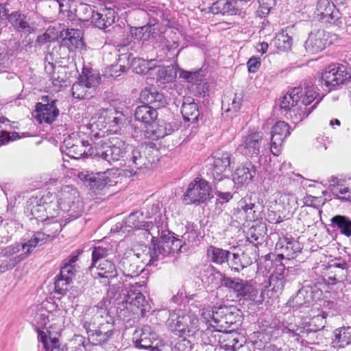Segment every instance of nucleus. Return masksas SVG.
I'll list each match as a JSON object with an SVG mask.
<instances>
[{"mask_svg": "<svg viewBox=\"0 0 351 351\" xmlns=\"http://www.w3.org/2000/svg\"><path fill=\"white\" fill-rule=\"evenodd\" d=\"M171 132V125L164 121L158 122L156 124L154 122L152 125H149L145 130L147 136L152 140L164 138L170 134Z\"/></svg>", "mask_w": 351, "mask_h": 351, "instance_id": "ea45409f", "label": "nucleus"}, {"mask_svg": "<svg viewBox=\"0 0 351 351\" xmlns=\"http://www.w3.org/2000/svg\"><path fill=\"white\" fill-rule=\"evenodd\" d=\"M88 316L84 322L88 341L93 345H101L112 339L114 329L112 317L109 315L106 301L89 309Z\"/></svg>", "mask_w": 351, "mask_h": 351, "instance_id": "7ed1b4c3", "label": "nucleus"}, {"mask_svg": "<svg viewBox=\"0 0 351 351\" xmlns=\"http://www.w3.org/2000/svg\"><path fill=\"white\" fill-rule=\"evenodd\" d=\"M157 241V236L154 241H153V237L152 238V243L153 248L147 246H143L136 249L134 252H132L135 255V260L143 263L145 265H150L154 263L156 261L160 259V255L158 254V250L156 246V242Z\"/></svg>", "mask_w": 351, "mask_h": 351, "instance_id": "7c9ffc66", "label": "nucleus"}, {"mask_svg": "<svg viewBox=\"0 0 351 351\" xmlns=\"http://www.w3.org/2000/svg\"><path fill=\"white\" fill-rule=\"evenodd\" d=\"M223 285L232 289L237 296L252 301L254 304H261L264 300L262 293L259 295L258 289L250 281L240 278L224 277Z\"/></svg>", "mask_w": 351, "mask_h": 351, "instance_id": "9d476101", "label": "nucleus"}, {"mask_svg": "<svg viewBox=\"0 0 351 351\" xmlns=\"http://www.w3.org/2000/svg\"><path fill=\"white\" fill-rule=\"evenodd\" d=\"M319 213L320 211L317 208L310 206L308 208H305L301 211L300 214V219L303 220L305 226L310 227L318 221Z\"/></svg>", "mask_w": 351, "mask_h": 351, "instance_id": "6e6d98bb", "label": "nucleus"}, {"mask_svg": "<svg viewBox=\"0 0 351 351\" xmlns=\"http://www.w3.org/2000/svg\"><path fill=\"white\" fill-rule=\"evenodd\" d=\"M331 223L335 226L340 233L347 237H351V220L344 215H335L331 219Z\"/></svg>", "mask_w": 351, "mask_h": 351, "instance_id": "de8ad7c7", "label": "nucleus"}, {"mask_svg": "<svg viewBox=\"0 0 351 351\" xmlns=\"http://www.w3.org/2000/svg\"><path fill=\"white\" fill-rule=\"evenodd\" d=\"M168 326L180 337H188L193 341H200L204 344H213L217 342L215 336H204L205 331L200 330L199 319L193 313L182 309L173 311L169 315Z\"/></svg>", "mask_w": 351, "mask_h": 351, "instance_id": "39448f33", "label": "nucleus"}, {"mask_svg": "<svg viewBox=\"0 0 351 351\" xmlns=\"http://www.w3.org/2000/svg\"><path fill=\"white\" fill-rule=\"evenodd\" d=\"M292 38L289 36L286 30L279 32L274 40L275 46L280 50H288L291 48Z\"/></svg>", "mask_w": 351, "mask_h": 351, "instance_id": "052dcab7", "label": "nucleus"}, {"mask_svg": "<svg viewBox=\"0 0 351 351\" xmlns=\"http://www.w3.org/2000/svg\"><path fill=\"white\" fill-rule=\"evenodd\" d=\"M259 8L257 10V14L260 17H264L267 15L271 8L275 5V0H258Z\"/></svg>", "mask_w": 351, "mask_h": 351, "instance_id": "e2e57ef3", "label": "nucleus"}, {"mask_svg": "<svg viewBox=\"0 0 351 351\" xmlns=\"http://www.w3.org/2000/svg\"><path fill=\"white\" fill-rule=\"evenodd\" d=\"M330 191L337 198L343 200H351V190L343 184H337V178H332Z\"/></svg>", "mask_w": 351, "mask_h": 351, "instance_id": "3c124183", "label": "nucleus"}, {"mask_svg": "<svg viewBox=\"0 0 351 351\" xmlns=\"http://www.w3.org/2000/svg\"><path fill=\"white\" fill-rule=\"evenodd\" d=\"M136 286L141 287L140 284L136 282L135 286L132 285L129 289L125 290L123 299L119 304V309L131 312L139 309L141 313L147 311L148 302L142 293L136 289Z\"/></svg>", "mask_w": 351, "mask_h": 351, "instance_id": "2eb2a0df", "label": "nucleus"}, {"mask_svg": "<svg viewBox=\"0 0 351 351\" xmlns=\"http://www.w3.org/2000/svg\"><path fill=\"white\" fill-rule=\"evenodd\" d=\"M301 249L298 241L288 237L280 238L275 247L277 256L280 258L287 259L295 257Z\"/></svg>", "mask_w": 351, "mask_h": 351, "instance_id": "b1692460", "label": "nucleus"}, {"mask_svg": "<svg viewBox=\"0 0 351 351\" xmlns=\"http://www.w3.org/2000/svg\"><path fill=\"white\" fill-rule=\"evenodd\" d=\"M233 215L241 222L255 221L261 218V211L254 200L250 196H245L237 202Z\"/></svg>", "mask_w": 351, "mask_h": 351, "instance_id": "a211bd4d", "label": "nucleus"}, {"mask_svg": "<svg viewBox=\"0 0 351 351\" xmlns=\"http://www.w3.org/2000/svg\"><path fill=\"white\" fill-rule=\"evenodd\" d=\"M177 72L172 65L168 66H159L157 71V79L163 82H169L176 77Z\"/></svg>", "mask_w": 351, "mask_h": 351, "instance_id": "bf43d9fd", "label": "nucleus"}, {"mask_svg": "<svg viewBox=\"0 0 351 351\" xmlns=\"http://www.w3.org/2000/svg\"><path fill=\"white\" fill-rule=\"evenodd\" d=\"M8 19L14 27L19 31L21 30L29 34L35 31L36 28L34 24L30 23L24 14L14 12L9 16Z\"/></svg>", "mask_w": 351, "mask_h": 351, "instance_id": "79ce46f5", "label": "nucleus"}, {"mask_svg": "<svg viewBox=\"0 0 351 351\" xmlns=\"http://www.w3.org/2000/svg\"><path fill=\"white\" fill-rule=\"evenodd\" d=\"M175 237L169 231L163 230L162 231L158 243L156 244V249L158 250L160 256L165 257L168 255V252L166 250L168 245L171 247V241L174 239Z\"/></svg>", "mask_w": 351, "mask_h": 351, "instance_id": "603ef678", "label": "nucleus"}, {"mask_svg": "<svg viewBox=\"0 0 351 351\" xmlns=\"http://www.w3.org/2000/svg\"><path fill=\"white\" fill-rule=\"evenodd\" d=\"M42 100L47 104L38 103L36 106L37 121L40 123L50 124L56 120L59 114V110L56 106V100L49 102V96H44Z\"/></svg>", "mask_w": 351, "mask_h": 351, "instance_id": "4be33fe9", "label": "nucleus"}, {"mask_svg": "<svg viewBox=\"0 0 351 351\" xmlns=\"http://www.w3.org/2000/svg\"><path fill=\"white\" fill-rule=\"evenodd\" d=\"M313 300L314 295L312 287H303L289 300L287 304L290 307L298 308L305 304H311Z\"/></svg>", "mask_w": 351, "mask_h": 351, "instance_id": "e433bc0d", "label": "nucleus"}, {"mask_svg": "<svg viewBox=\"0 0 351 351\" xmlns=\"http://www.w3.org/2000/svg\"><path fill=\"white\" fill-rule=\"evenodd\" d=\"M231 255L232 258H230V256L228 258V261L226 262V263L232 270L238 272L247 267V265L249 264L248 263H245L238 254H231Z\"/></svg>", "mask_w": 351, "mask_h": 351, "instance_id": "680f3d73", "label": "nucleus"}, {"mask_svg": "<svg viewBox=\"0 0 351 351\" xmlns=\"http://www.w3.org/2000/svg\"><path fill=\"white\" fill-rule=\"evenodd\" d=\"M53 194L47 193L42 197H32L28 203L27 209L38 221H47L59 216V209L56 208Z\"/></svg>", "mask_w": 351, "mask_h": 351, "instance_id": "1a4fd4ad", "label": "nucleus"}, {"mask_svg": "<svg viewBox=\"0 0 351 351\" xmlns=\"http://www.w3.org/2000/svg\"><path fill=\"white\" fill-rule=\"evenodd\" d=\"M158 25H147L143 27H134L131 29L132 36L137 40H148L151 38H155L158 35Z\"/></svg>", "mask_w": 351, "mask_h": 351, "instance_id": "37998d69", "label": "nucleus"}, {"mask_svg": "<svg viewBox=\"0 0 351 351\" xmlns=\"http://www.w3.org/2000/svg\"><path fill=\"white\" fill-rule=\"evenodd\" d=\"M297 197L291 193H278L274 202L277 206L276 209L281 213H290L298 207Z\"/></svg>", "mask_w": 351, "mask_h": 351, "instance_id": "4c0bfd02", "label": "nucleus"}, {"mask_svg": "<svg viewBox=\"0 0 351 351\" xmlns=\"http://www.w3.org/2000/svg\"><path fill=\"white\" fill-rule=\"evenodd\" d=\"M38 339L41 341L46 350V351H58L60 343L58 337H52L49 330L46 332L43 330H38Z\"/></svg>", "mask_w": 351, "mask_h": 351, "instance_id": "49530a36", "label": "nucleus"}, {"mask_svg": "<svg viewBox=\"0 0 351 351\" xmlns=\"http://www.w3.org/2000/svg\"><path fill=\"white\" fill-rule=\"evenodd\" d=\"M206 252L208 259L216 265L226 263L229 256H231L230 251L214 246L208 247Z\"/></svg>", "mask_w": 351, "mask_h": 351, "instance_id": "a18cd8bd", "label": "nucleus"}, {"mask_svg": "<svg viewBox=\"0 0 351 351\" xmlns=\"http://www.w3.org/2000/svg\"><path fill=\"white\" fill-rule=\"evenodd\" d=\"M154 60H145L141 58H134L132 62L133 71L138 74H146L154 67Z\"/></svg>", "mask_w": 351, "mask_h": 351, "instance_id": "4d7b16f0", "label": "nucleus"}, {"mask_svg": "<svg viewBox=\"0 0 351 351\" xmlns=\"http://www.w3.org/2000/svg\"><path fill=\"white\" fill-rule=\"evenodd\" d=\"M132 341L136 348L152 351H163L164 348H168L162 340L158 339L151 326L147 325L134 331Z\"/></svg>", "mask_w": 351, "mask_h": 351, "instance_id": "ddd939ff", "label": "nucleus"}, {"mask_svg": "<svg viewBox=\"0 0 351 351\" xmlns=\"http://www.w3.org/2000/svg\"><path fill=\"white\" fill-rule=\"evenodd\" d=\"M95 11L90 5L82 3L77 9V15L81 20L88 21L90 17L92 19L93 13Z\"/></svg>", "mask_w": 351, "mask_h": 351, "instance_id": "0e129e2a", "label": "nucleus"}, {"mask_svg": "<svg viewBox=\"0 0 351 351\" xmlns=\"http://www.w3.org/2000/svg\"><path fill=\"white\" fill-rule=\"evenodd\" d=\"M56 208L61 213H66L73 218H77L84 210L83 203L78 191L70 186H64L57 193L53 195Z\"/></svg>", "mask_w": 351, "mask_h": 351, "instance_id": "6e6552de", "label": "nucleus"}, {"mask_svg": "<svg viewBox=\"0 0 351 351\" xmlns=\"http://www.w3.org/2000/svg\"><path fill=\"white\" fill-rule=\"evenodd\" d=\"M286 282L283 272L278 267L269 278V287L275 293H278L282 291Z\"/></svg>", "mask_w": 351, "mask_h": 351, "instance_id": "864d4df0", "label": "nucleus"}, {"mask_svg": "<svg viewBox=\"0 0 351 351\" xmlns=\"http://www.w3.org/2000/svg\"><path fill=\"white\" fill-rule=\"evenodd\" d=\"M181 112L185 121L195 123L199 116L197 104L191 97L185 98L182 106Z\"/></svg>", "mask_w": 351, "mask_h": 351, "instance_id": "a19ab883", "label": "nucleus"}, {"mask_svg": "<svg viewBox=\"0 0 351 351\" xmlns=\"http://www.w3.org/2000/svg\"><path fill=\"white\" fill-rule=\"evenodd\" d=\"M328 33L324 29L312 32L305 42V49L311 53H317L323 51L330 44Z\"/></svg>", "mask_w": 351, "mask_h": 351, "instance_id": "393cba45", "label": "nucleus"}, {"mask_svg": "<svg viewBox=\"0 0 351 351\" xmlns=\"http://www.w3.org/2000/svg\"><path fill=\"white\" fill-rule=\"evenodd\" d=\"M314 16L319 21L341 26L343 21L331 0H319L315 5Z\"/></svg>", "mask_w": 351, "mask_h": 351, "instance_id": "f3484780", "label": "nucleus"}, {"mask_svg": "<svg viewBox=\"0 0 351 351\" xmlns=\"http://www.w3.org/2000/svg\"><path fill=\"white\" fill-rule=\"evenodd\" d=\"M289 134V125L285 121H278L274 125L271 132V152L274 156L280 154L283 141Z\"/></svg>", "mask_w": 351, "mask_h": 351, "instance_id": "a878e982", "label": "nucleus"}, {"mask_svg": "<svg viewBox=\"0 0 351 351\" xmlns=\"http://www.w3.org/2000/svg\"><path fill=\"white\" fill-rule=\"evenodd\" d=\"M97 145H101L97 149L96 155L108 162L118 161L123 158L127 146L125 142L119 138L113 137L108 140H101Z\"/></svg>", "mask_w": 351, "mask_h": 351, "instance_id": "f8f14e48", "label": "nucleus"}, {"mask_svg": "<svg viewBox=\"0 0 351 351\" xmlns=\"http://www.w3.org/2000/svg\"><path fill=\"white\" fill-rule=\"evenodd\" d=\"M74 137L69 136L65 138L63 145L65 147L66 154L72 158L77 159L85 154L86 149L84 147L85 145H88V143L78 138L74 139Z\"/></svg>", "mask_w": 351, "mask_h": 351, "instance_id": "f704fd0d", "label": "nucleus"}, {"mask_svg": "<svg viewBox=\"0 0 351 351\" xmlns=\"http://www.w3.org/2000/svg\"><path fill=\"white\" fill-rule=\"evenodd\" d=\"M62 45L68 48L70 51L83 47L82 33L77 29H66L60 33Z\"/></svg>", "mask_w": 351, "mask_h": 351, "instance_id": "2f4dec72", "label": "nucleus"}, {"mask_svg": "<svg viewBox=\"0 0 351 351\" xmlns=\"http://www.w3.org/2000/svg\"><path fill=\"white\" fill-rule=\"evenodd\" d=\"M71 282V280L59 276L55 282L56 291L60 295H64L68 291V287Z\"/></svg>", "mask_w": 351, "mask_h": 351, "instance_id": "338daca9", "label": "nucleus"}, {"mask_svg": "<svg viewBox=\"0 0 351 351\" xmlns=\"http://www.w3.org/2000/svg\"><path fill=\"white\" fill-rule=\"evenodd\" d=\"M120 268L125 278H133L139 275L143 267L137 264L135 255L130 251L122 258L120 262Z\"/></svg>", "mask_w": 351, "mask_h": 351, "instance_id": "72a5a7b5", "label": "nucleus"}, {"mask_svg": "<svg viewBox=\"0 0 351 351\" xmlns=\"http://www.w3.org/2000/svg\"><path fill=\"white\" fill-rule=\"evenodd\" d=\"M143 218V213L134 212L130 214L125 220L124 223L126 228L131 229L145 230L153 237V241L156 238V234H159V230L157 226H154L152 222H145L141 220Z\"/></svg>", "mask_w": 351, "mask_h": 351, "instance_id": "bb28decb", "label": "nucleus"}, {"mask_svg": "<svg viewBox=\"0 0 351 351\" xmlns=\"http://www.w3.org/2000/svg\"><path fill=\"white\" fill-rule=\"evenodd\" d=\"M79 80L94 93L95 88L100 84L101 78L97 73L83 71L79 77Z\"/></svg>", "mask_w": 351, "mask_h": 351, "instance_id": "8fccbe9b", "label": "nucleus"}, {"mask_svg": "<svg viewBox=\"0 0 351 351\" xmlns=\"http://www.w3.org/2000/svg\"><path fill=\"white\" fill-rule=\"evenodd\" d=\"M246 4L244 0H219L213 3L212 10L216 13L236 15L240 14Z\"/></svg>", "mask_w": 351, "mask_h": 351, "instance_id": "c85d7f7f", "label": "nucleus"}, {"mask_svg": "<svg viewBox=\"0 0 351 351\" xmlns=\"http://www.w3.org/2000/svg\"><path fill=\"white\" fill-rule=\"evenodd\" d=\"M241 94L226 95L222 99V110L226 112L235 113L238 112L241 106Z\"/></svg>", "mask_w": 351, "mask_h": 351, "instance_id": "c03bdc74", "label": "nucleus"}, {"mask_svg": "<svg viewBox=\"0 0 351 351\" xmlns=\"http://www.w3.org/2000/svg\"><path fill=\"white\" fill-rule=\"evenodd\" d=\"M319 94L313 84H306L304 90L295 87L285 95L280 101L281 109L289 111V117L294 123L306 118L315 109L319 99L313 103Z\"/></svg>", "mask_w": 351, "mask_h": 351, "instance_id": "f257e3e1", "label": "nucleus"}, {"mask_svg": "<svg viewBox=\"0 0 351 351\" xmlns=\"http://www.w3.org/2000/svg\"><path fill=\"white\" fill-rule=\"evenodd\" d=\"M116 12L114 9L101 7L93 13L91 22L99 29H105L115 21Z\"/></svg>", "mask_w": 351, "mask_h": 351, "instance_id": "cd10ccee", "label": "nucleus"}, {"mask_svg": "<svg viewBox=\"0 0 351 351\" xmlns=\"http://www.w3.org/2000/svg\"><path fill=\"white\" fill-rule=\"evenodd\" d=\"M134 116L136 120L143 123L147 128L155 122L158 113L155 108L149 105H143L136 109Z\"/></svg>", "mask_w": 351, "mask_h": 351, "instance_id": "58836bf2", "label": "nucleus"}, {"mask_svg": "<svg viewBox=\"0 0 351 351\" xmlns=\"http://www.w3.org/2000/svg\"><path fill=\"white\" fill-rule=\"evenodd\" d=\"M255 168L250 162L238 167L232 174L233 182L237 188L242 187L249 184L255 176Z\"/></svg>", "mask_w": 351, "mask_h": 351, "instance_id": "c756f323", "label": "nucleus"}, {"mask_svg": "<svg viewBox=\"0 0 351 351\" xmlns=\"http://www.w3.org/2000/svg\"><path fill=\"white\" fill-rule=\"evenodd\" d=\"M121 175V171L117 169L94 173L89 184L90 188L97 195L105 194L110 186L118 183Z\"/></svg>", "mask_w": 351, "mask_h": 351, "instance_id": "4468645a", "label": "nucleus"}, {"mask_svg": "<svg viewBox=\"0 0 351 351\" xmlns=\"http://www.w3.org/2000/svg\"><path fill=\"white\" fill-rule=\"evenodd\" d=\"M210 191L207 181L196 178L189 184L184 200L187 204L204 203L210 198Z\"/></svg>", "mask_w": 351, "mask_h": 351, "instance_id": "dca6fc26", "label": "nucleus"}, {"mask_svg": "<svg viewBox=\"0 0 351 351\" xmlns=\"http://www.w3.org/2000/svg\"><path fill=\"white\" fill-rule=\"evenodd\" d=\"M263 139L261 132H250L243 138L237 150L243 155L252 157L260 153V147Z\"/></svg>", "mask_w": 351, "mask_h": 351, "instance_id": "5701e85b", "label": "nucleus"}, {"mask_svg": "<svg viewBox=\"0 0 351 351\" xmlns=\"http://www.w3.org/2000/svg\"><path fill=\"white\" fill-rule=\"evenodd\" d=\"M234 162L232 154L228 152H217L215 154L213 176L216 183L225 180L231 186V180L226 173L230 171Z\"/></svg>", "mask_w": 351, "mask_h": 351, "instance_id": "6ab92c4d", "label": "nucleus"}, {"mask_svg": "<svg viewBox=\"0 0 351 351\" xmlns=\"http://www.w3.org/2000/svg\"><path fill=\"white\" fill-rule=\"evenodd\" d=\"M140 99L146 105L152 104L155 108L162 107L166 104L163 95L154 87L145 88L141 93Z\"/></svg>", "mask_w": 351, "mask_h": 351, "instance_id": "c9c22d12", "label": "nucleus"}, {"mask_svg": "<svg viewBox=\"0 0 351 351\" xmlns=\"http://www.w3.org/2000/svg\"><path fill=\"white\" fill-rule=\"evenodd\" d=\"M77 258V255H71L69 258L64 261V265L61 269L60 276L72 281L73 277L75 276L77 270V267L75 264Z\"/></svg>", "mask_w": 351, "mask_h": 351, "instance_id": "09e8293b", "label": "nucleus"}, {"mask_svg": "<svg viewBox=\"0 0 351 351\" xmlns=\"http://www.w3.org/2000/svg\"><path fill=\"white\" fill-rule=\"evenodd\" d=\"M130 113L125 106L99 109L86 125V133L95 138L104 136L106 132L118 133L124 127Z\"/></svg>", "mask_w": 351, "mask_h": 351, "instance_id": "f03ea898", "label": "nucleus"}, {"mask_svg": "<svg viewBox=\"0 0 351 351\" xmlns=\"http://www.w3.org/2000/svg\"><path fill=\"white\" fill-rule=\"evenodd\" d=\"M62 223L58 219L47 223L45 228L46 232H37L32 237L23 243H16L2 250L3 256L10 258V267H14L21 261L25 259L38 245H42L51 241L61 231Z\"/></svg>", "mask_w": 351, "mask_h": 351, "instance_id": "20e7f679", "label": "nucleus"}, {"mask_svg": "<svg viewBox=\"0 0 351 351\" xmlns=\"http://www.w3.org/2000/svg\"><path fill=\"white\" fill-rule=\"evenodd\" d=\"M217 341L220 347L226 351H245L248 350V346L245 344V340L236 332H222L219 336Z\"/></svg>", "mask_w": 351, "mask_h": 351, "instance_id": "412c9836", "label": "nucleus"}, {"mask_svg": "<svg viewBox=\"0 0 351 351\" xmlns=\"http://www.w3.org/2000/svg\"><path fill=\"white\" fill-rule=\"evenodd\" d=\"M350 80L351 68L342 64L329 65L326 68L322 75V83L328 90Z\"/></svg>", "mask_w": 351, "mask_h": 351, "instance_id": "9b49d317", "label": "nucleus"}, {"mask_svg": "<svg viewBox=\"0 0 351 351\" xmlns=\"http://www.w3.org/2000/svg\"><path fill=\"white\" fill-rule=\"evenodd\" d=\"M73 97L78 99H84L93 97V93L81 81L78 80L73 84L71 89Z\"/></svg>", "mask_w": 351, "mask_h": 351, "instance_id": "13d9d810", "label": "nucleus"}, {"mask_svg": "<svg viewBox=\"0 0 351 351\" xmlns=\"http://www.w3.org/2000/svg\"><path fill=\"white\" fill-rule=\"evenodd\" d=\"M151 147H145L143 145L135 148L132 151V165H130V168L120 170L121 174L125 177L130 178L133 176L138 175V171L141 170L144 168H148L149 165L154 162V160H151L145 154L147 152H149Z\"/></svg>", "mask_w": 351, "mask_h": 351, "instance_id": "aec40b11", "label": "nucleus"}, {"mask_svg": "<svg viewBox=\"0 0 351 351\" xmlns=\"http://www.w3.org/2000/svg\"><path fill=\"white\" fill-rule=\"evenodd\" d=\"M335 342L340 348H344L351 343V327H344L335 332Z\"/></svg>", "mask_w": 351, "mask_h": 351, "instance_id": "5fc2aeb1", "label": "nucleus"}, {"mask_svg": "<svg viewBox=\"0 0 351 351\" xmlns=\"http://www.w3.org/2000/svg\"><path fill=\"white\" fill-rule=\"evenodd\" d=\"M181 339L175 344L172 351H191L193 339L188 337H180Z\"/></svg>", "mask_w": 351, "mask_h": 351, "instance_id": "774afa93", "label": "nucleus"}, {"mask_svg": "<svg viewBox=\"0 0 351 351\" xmlns=\"http://www.w3.org/2000/svg\"><path fill=\"white\" fill-rule=\"evenodd\" d=\"M348 265L342 260H336L329 265L327 269V276L332 283L341 282L346 280L348 276Z\"/></svg>", "mask_w": 351, "mask_h": 351, "instance_id": "473e14b6", "label": "nucleus"}, {"mask_svg": "<svg viewBox=\"0 0 351 351\" xmlns=\"http://www.w3.org/2000/svg\"><path fill=\"white\" fill-rule=\"evenodd\" d=\"M60 314V311L56 310L54 313L53 312H49V311H42L40 313H38L36 315V320L38 322V324H40L41 326H46L50 321V318L52 319V317L53 315H58L59 317Z\"/></svg>", "mask_w": 351, "mask_h": 351, "instance_id": "69168bd1", "label": "nucleus"}, {"mask_svg": "<svg viewBox=\"0 0 351 351\" xmlns=\"http://www.w3.org/2000/svg\"><path fill=\"white\" fill-rule=\"evenodd\" d=\"M116 257V248L112 245L101 243L92 253L91 269H95V278L104 279L102 283L108 285L117 275L113 259Z\"/></svg>", "mask_w": 351, "mask_h": 351, "instance_id": "423d86ee", "label": "nucleus"}, {"mask_svg": "<svg viewBox=\"0 0 351 351\" xmlns=\"http://www.w3.org/2000/svg\"><path fill=\"white\" fill-rule=\"evenodd\" d=\"M239 310L234 306H220L212 310L204 311L202 317L208 325L204 336L210 337L209 334L213 331H228L232 325L239 320Z\"/></svg>", "mask_w": 351, "mask_h": 351, "instance_id": "0eeeda50", "label": "nucleus"}]
</instances>
